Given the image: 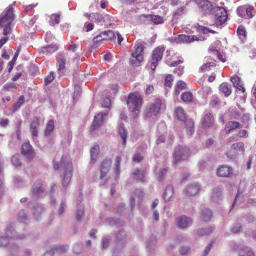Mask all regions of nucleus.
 Here are the masks:
<instances>
[{"label": "nucleus", "instance_id": "f257e3e1", "mask_svg": "<svg viewBox=\"0 0 256 256\" xmlns=\"http://www.w3.org/2000/svg\"><path fill=\"white\" fill-rule=\"evenodd\" d=\"M59 157L56 156L53 160V167L54 170H60V177L62 186L67 187L72 180L74 167L72 162L66 161L62 156L58 161Z\"/></svg>", "mask_w": 256, "mask_h": 256}, {"label": "nucleus", "instance_id": "f03ea898", "mask_svg": "<svg viewBox=\"0 0 256 256\" xmlns=\"http://www.w3.org/2000/svg\"><path fill=\"white\" fill-rule=\"evenodd\" d=\"M143 100L142 96L138 94H130L127 100V104L132 112V116L136 118L139 114Z\"/></svg>", "mask_w": 256, "mask_h": 256}, {"label": "nucleus", "instance_id": "7ed1b4c3", "mask_svg": "<svg viewBox=\"0 0 256 256\" xmlns=\"http://www.w3.org/2000/svg\"><path fill=\"white\" fill-rule=\"evenodd\" d=\"M134 52L131 53V58L130 60V64L134 66H139L142 62L143 51L144 47L141 43H138L135 45Z\"/></svg>", "mask_w": 256, "mask_h": 256}, {"label": "nucleus", "instance_id": "20e7f679", "mask_svg": "<svg viewBox=\"0 0 256 256\" xmlns=\"http://www.w3.org/2000/svg\"><path fill=\"white\" fill-rule=\"evenodd\" d=\"M190 156L189 149L186 146H179L176 148L172 156L173 163L178 164L186 160Z\"/></svg>", "mask_w": 256, "mask_h": 256}, {"label": "nucleus", "instance_id": "39448f33", "mask_svg": "<svg viewBox=\"0 0 256 256\" xmlns=\"http://www.w3.org/2000/svg\"><path fill=\"white\" fill-rule=\"evenodd\" d=\"M6 234V236L0 237V246H6L8 244L9 239L8 238L16 240H22L25 238L24 234H20L12 226L7 228Z\"/></svg>", "mask_w": 256, "mask_h": 256}, {"label": "nucleus", "instance_id": "423d86ee", "mask_svg": "<svg viewBox=\"0 0 256 256\" xmlns=\"http://www.w3.org/2000/svg\"><path fill=\"white\" fill-rule=\"evenodd\" d=\"M215 20V24L220 27L227 20V12L222 7L214 6L211 12Z\"/></svg>", "mask_w": 256, "mask_h": 256}, {"label": "nucleus", "instance_id": "0eeeda50", "mask_svg": "<svg viewBox=\"0 0 256 256\" xmlns=\"http://www.w3.org/2000/svg\"><path fill=\"white\" fill-rule=\"evenodd\" d=\"M164 50V46H158L153 50L150 60V68L153 70L156 67L158 62L162 60Z\"/></svg>", "mask_w": 256, "mask_h": 256}, {"label": "nucleus", "instance_id": "6e6552de", "mask_svg": "<svg viewBox=\"0 0 256 256\" xmlns=\"http://www.w3.org/2000/svg\"><path fill=\"white\" fill-rule=\"evenodd\" d=\"M162 101L157 98L154 102L150 104V107L147 108L144 112L145 118H152L156 116L160 112Z\"/></svg>", "mask_w": 256, "mask_h": 256}, {"label": "nucleus", "instance_id": "1a4fd4ad", "mask_svg": "<svg viewBox=\"0 0 256 256\" xmlns=\"http://www.w3.org/2000/svg\"><path fill=\"white\" fill-rule=\"evenodd\" d=\"M196 3L197 4L200 11L203 14H210L214 6L207 0H195Z\"/></svg>", "mask_w": 256, "mask_h": 256}, {"label": "nucleus", "instance_id": "9d476101", "mask_svg": "<svg viewBox=\"0 0 256 256\" xmlns=\"http://www.w3.org/2000/svg\"><path fill=\"white\" fill-rule=\"evenodd\" d=\"M112 164L111 160L106 159L103 160L100 166V179H104L106 180H108V174L110 170Z\"/></svg>", "mask_w": 256, "mask_h": 256}, {"label": "nucleus", "instance_id": "9b49d317", "mask_svg": "<svg viewBox=\"0 0 256 256\" xmlns=\"http://www.w3.org/2000/svg\"><path fill=\"white\" fill-rule=\"evenodd\" d=\"M177 226L180 229H184L192 226V220L185 215H182L176 218Z\"/></svg>", "mask_w": 256, "mask_h": 256}, {"label": "nucleus", "instance_id": "f8f14e48", "mask_svg": "<svg viewBox=\"0 0 256 256\" xmlns=\"http://www.w3.org/2000/svg\"><path fill=\"white\" fill-rule=\"evenodd\" d=\"M13 20V8L10 7L6 11L3 16L0 17V26H10Z\"/></svg>", "mask_w": 256, "mask_h": 256}, {"label": "nucleus", "instance_id": "ddd939ff", "mask_svg": "<svg viewBox=\"0 0 256 256\" xmlns=\"http://www.w3.org/2000/svg\"><path fill=\"white\" fill-rule=\"evenodd\" d=\"M108 113V111L106 110V112H100L94 116L91 126L92 130H96L102 125L104 121V116H107Z\"/></svg>", "mask_w": 256, "mask_h": 256}, {"label": "nucleus", "instance_id": "4468645a", "mask_svg": "<svg viewBox=\"0 0 256 256\" xmlns=\"http://www.w3.org/2000/svg\"><path fill=\"white\" fill-rule=\"evenodd\" d=\"M22 152L24 156L28 160L32 159L36 155L32 147L28 142L24 143L22 145Z\"/></svg>", "mask_w": 256, "mask_h": 256}, {"label": "nucleus", "instance_id": "2eb2a0df", "mask_svg": "<svg viewBox=\"0 0 256 256\" xmlns=\"http://www.w3.org/2000/svg\"><path fill=\"white\" fill-rule=\"evenodd\" d=\"M214 117L210 112H205L202 118V124L204 128H208L214 124Z\"/></svg>", "mask_w": 256, "mask_h": 256}, {"label": "nucleus", "instance_id": "dca6fc26", "mask_svg": "<svg viewBox=\"0 0 256 256\" xmlns=\"http://www.w3.org/2000/svg\"><path fill=\"white\" fill-rule=\"evenodd\" d=\"M198 40V38L196 36H188L185 34H180L175 38L176 43L187 42L190 43L194 40Z\"/></svg>", "mask_w": 256, "mask_h": 256}, {"label": "nucleus", "instance_id": "f3484780", "mask_svg": "<svg viewBox=\"0 0 256 256\" xmlns=\"http://www.w3.org/2000/svg\"><path fill=\"white\" fill-rule=\"evenodd\" d=\"M232 173V169L231 167L227 166H222L217 170V175L222 177L230 176Z\"/></svg>", "mask_w": 256, "mask_h": 256}, {"label": "nucleus", "instance_id": "a211bd4d", "mask_svg": "<svg viewBox=\"0 0 256 256\" xmlns=\"http://www.w3.org/2000/svg\"><path fill=\"white\" fill-rule=\"evenodd\" d=\"M127 236V232L124 229L119 230L115 234V240L116 242V246L118 245L122 244L124 247V240L126 238Z\"/></svg>", "mask_w": 256, "mask_h": 256}, {"label": "nucleus", "instance_id": "6ab92c4d", "mask_svg": "<svg viewBox=\"0 0 256 256\" xmlns=\"http://www.w3.org/2000/svg\"><path fill=\"white\" fill-rule=\"evenodd\" d=\"M200 190V186L198 184H190L187 186L184 192L189 196L196 194Z\"/></svg>", "mask_w": 256, "mask_h": 256}, {"label": "nucleus", "instance_id": "aec40b11", "mask_svg": "<svg viewBox=\"0 0 256 256\" xmlns=\"http://www.w3.org/2000/svg\"><path fill=\"white\" fill-rule=\"evenodd\" d=\"M44 190V188L42 186V184L41 182L38 181L36 182L33 185L32 193V196L34 198H38L40 194Z\"/></svg>", "mask_w": 256, "mask_h": 256}, {"label": "nucleus", "instance_id": "412c9836", "mask_svg": "<svg viewBox=\"0 0 256 256\" xmlns=\"http://www.w3.org/2000/svg\"><path fill=\"white\" fill-rule=\"evenodd\" d=\"M242 127L241 124L238 122L229 121L225 125L224 130L226 134H229L231 132L240 128Z\"/></svg>", "mask_w": 256, "mask_h": 256}, {"label": "nucleus", "instance_id": "4be33fe9", "mask_svg": "<svg viewBox=\"0 0 256 256\" xmlns=\"http://www.w3.org/2000/svg\"><path fill=\"white\" fill-rule=\"evenodd\" d=\"M118 132L122 140L123 144L126 145L128 132L122 122H120L118 125Z\"/></svg>", "mask_w": 256, "mask_h": 256}, {"label": "nucleus", "instance_id": "5701e85b", "mask_svg": "<svg viewBox=\"0 0 256 256\" xmlns=\"http://www.w3.org/2000/svg\"><path fill=\"white\" fill-rule=\"evenodd\" d=\"M230 80L234 87L237 88L239 90H242L243 93L245 92V89L243 86L242 82L239 76H234L231 78Z\"/></svg>", "mask_w": 256, "mask_h": 256}, {"label": "nucleus", "instance_id": "b1692460", "mask_svg": "<svg viewBox=\"0 0 256 256\" xmlns=\"http://www.w3.org/2000/svg\"><path fill=\"white\" fill-rule=\"evenodd\" d=\"M222 190L219 188H216L213 190L210 198L212 202H218L222 199Z\"/></svg>", "mask_w": 256, "mask_h": 256}, {"label": "nucleus", "instance_id": "393cba45", "mask_svg": "<svg viewBox=\"0 0 256 256\" xmlns=\"http://www.w3.org/2000/svg\"><path fill=\"white\" fill-rule=\"evenodd\" d=\"M58 49L57 46L56 44H50L42 47L40 50V53L45 54H52L56 52Z\"/></svg>", "mask_w": 256, "mask_h": 256}, {"label": "nucleus", "instance_id": "a878e982", "mask_svg": "<svg viewBox=\"0 0 256 256\" xmlns=\"http://www.w3.org/2000/svg\"><path fill=\"white\" fill-rule=\"evenodd\" d=\"M219 90L225 96H229L232 93L230 84L226 82H223L220 86Z\"/></svg>", "mask_w": 256, "mask_h": 256}, {"label": "nucleus", "instance_id": "bb28decb", "mask_svg": "<svg viewBox=\"0 0 256 256\" xmlns=\"http://www.w3.org/2000/svg\"><path fill=\"white\" fill-rule=\"evenodd\" d=\"M132 176L134 179L136 180H138L140 182H144V170H140L136 168L132 173Z\"/></svg>", "mask_w": 256, "mask_h": 256}, {"label": "nucleus", "instance_id": "cd10ccee", "mask_svg": "<svg viewBox=\"0 0 256 256\" xmlns=\"http://www.w3.org/2000/svg\"><path fill=\"white\" fill-rule=\"evenodd\" d=\"M174 194V188L172 186L168 185L165 190V192L163 194V198L165 202L170 200Z\"/></svg>", "mask_w": 256, "mask_h": 256}, {"label": "nucleus", "instance_id": "c85d7f7f", "mask_svg": "<svg viewBox=\"0 0 256 256\" xmlns=\"http://www.w3.org/2000/svg\"><path fill=\"white\" fill-rule=\"evenodd\" d=\"M39 126L40 122L38 119L34 120L30 124V130L34 140L38 136V128Z\"/></svg>", "mask_w": 256, "mask_h": 256}, {"label": "nucleus", "instance_id": "c756f323", "mask_svg": "<svg viewBox=\"0 0 256 256\" xmlns=\"http://www.w3.org/2000/svg\"><path fill=\"white\" fill-rule=\"evenodd\" d=\"M66 62V58L62 56H60V57H58L57 58V66H58V70L60 74V73H62L64 70L65 68V64Z\"/></svg>", "mask_w": 256, "mask_h": 256}, {"label": "nucleus", "instance_id": "7c9ffc66", "mask_svg": "<svg viewBox=\"0 0 256 256\" xmlns=\"http://www.w3.org/2000/svg\"><path fill=\"white\" fill-rule=\"evenodd\" d=\"M212 216V214L210 210L204 208L202 211L200 218L204 221L208 222L210 220Z\"/></svg>", "mask_w": 256, "mask_h": 256}, {"label": "nucleus", "instance_id": "2f4dec72", "mask_svg": "<svg viewBox=\"0 0 256 256\" xmlns=\"http://www.w3.org/2000/svg\"><path fill=\"white\" fill-rule=\"evenodd\" d=\"M112 242V238L109 235L102 236L101 240V247L102 249H106Z\"/></svg>", "mask_w": 256, "mask_h": 256}, {"label": "nucleus", "instance_id": "473e14b6", "mask_svg": "<svg viewBox=\"0 0 256 256\" xmlns=\"http://www.w3.org/2000/svg\"><path fill=\"white\" fill-rule=\"evenodd\" d=\"M238 256H254L252 250L249 247H242L238 252Z\"/></svg>", "mask_w": 256, "mask_h": 256}, {"label": "nucleus", "instance_id": "72a5a7b5", "mask_svg": "<svg viewBox=\"0 0 256 256\" xmlns=\"http://www.w3.org/2000/svg\"><path fill=\"white\" fill-rule=\"evenodd\" d=\"M232 148L236 150L238 154H244L245 151L244 144L242 142H238L232 144Z\"/></svg>", "mask_w": 256, "mask_h": 256}, {"label": "nucleus", "instance_id": "f704fd0d", "mask_svg": "<svg viewBox=\"0 0 256 256\" xmlns=\"http://www.w3.org/2000/svg\"><path fill=\"white\" fill-rule=\"evenodd\" d=\"M106 222L110 226H119L123 224V222L118 218H108Z\"/></svg>", "mask_w": 256, "mask_h": 256}, {"label": "nucleus", "instance_id": "c9c22d12", "mask_svg": "<svg viewBox=\"0 0 256 256\" xmlns=\"http://www.w3.org/2000/svg\"><path fill=\"white\" fill-rule=\"evenodd\" d=\"M60 13L53 14L50 16V24L54 26L55 24H58L60 22Z\"/></svg>", "mask_w": 256, "mask_h": 256}, {"label": "nucleus", "instance_id": "e433bc0d", "mask_svg": "<svg viewBox=\"0 0 256 256\" xmlns=\"http://www.w3.org/2000/svg\"><path fill=\"white\" fill-rule=\"evenodd\" d=\"M165 19L164 17L158 15L152 14L151 22L154 24H160L164 23Z\"/></svg>", "mask_w": 256, "mask_h": 256}, {"label": "nucleus", "instance_id": "4c0bfd02", "mask_svg": "<svg viewBox=\"0 0 256 256\" xmlns=\"http://www.w3.org/2000/svg\"><path fill=\"white\" fill-rule=\"evenodd\" d=\"M175 116L180 120H184L186 118V115L184 110L181 108H176L175 110Z\"/></svg>", "mask_w": 256, "mask_h": 256}, {"label": "nucleus", "instance_id": "58836bf2", "mask_svg": "<svg viewBox=\"0 0 256 256\" xmlns=\"http://www.w3.org/2000/svg\"><path fill=\"white\" fill-rule=\"evenodd\" d=\"M84 215V206L83 204L78 205L76 213V218L78 220L82 218Z\"/></svg>", "mask_w": 256, "mask_h": 256}, {"label": "nucleus", "instance_id": "ea45409f", "mask_svg": "<svg viewBox=\"0 0 256 256\" xmlns=\"http://www.w3.org/2000/svg\"><path fill=\"white\" fill-rule=\"evenodd\" d=\"M14 183L15 186L18 188H20L26 185V182L24 180L19 176H16L14 178Z\"/></svg>", "mask_w": 256, "mask_h": 256}, {"label": "nucleus", "instance_id": "a19ab883", "mask_svg": "<svg viewBox=\"0 0 256 256\" xmlns=\"http://www.w3.org/2000/svg\"><path fill=\"white\" fill-rule=\"evenodd\" d=\"M54 122L53 120H49L46 124V128L44 132V134L46 136L50 135V133L52 132L54 129Z\"/></svg>", "mask_w": 256, "mask_h": 256}, {"label": "nucleus", "instance_id": "79ce46f5", "mask_svg": "<svg viewBox=\"0 0 256 256\" xmlns=\"http://www.w3.org/2000/svg\"><path fill=\"white\" fill-rule=\"evenodd\" d=\"M100 148L98 144L94 145L90 150V156L92 160H95L99 153Z\"/></svg>", "mask_w": 256, "mask_h": 256}, {"label": "nucleus", "instance_id": "37998d69", "mask_svg": "<svg viewBox=\"0 0 256 256\" xmlns=\"http://www.w3.org/2000/svg\"><path fill=\"white\" fill-rule=\"evenodd\" d=\"M214 230V228L212 227H208L198 230L197 232L198 235L203 236L209 234Z\"/></svg>", "mask_w": 256, "mask_h": 256}, {"label": "nucleus", "instance_id": "c03bdc74", "mask_svg": "<svg viewBox=\"0 0 256 256\" xmlns=\"http://www.w3.org/2000/svg\"><path fill=\"white\" fill-rule=\"evenodd\" d=\"M25 98L24 96H21L19 98L18 101L15 103L13 106V112H15L20 108L21 106L24 102Z\"/></svg>", "mask_w": 256, "mask_h": 256}, {"label": "nucleus", "instance_id": "a18cd8bd", "mask_svg": "<svg viewBox=\"0 0 256 256\" xmlns=\"http://www.w3.org/2000/svg\"><path fill=\"white\" fill-rule=\"evenodd\" d=\"M230 247L231 249L234 251H240V249H241L242 247H246V246H244L242 245L240 242H237L234 241H232L230 242Z\"/></svg>", "mask_w": 256, "mask_h": 256}, {"label": "nucleus", "instance_id": "49530a36", "mask_svg": "<svg viewBox=\"0 0 256 256\" xmlns=\"http://www.w3.org/2000/svg\"><path fill=\"white\" fill-rule=\"evenodd\" d=\"M168 171L167 168H160L156 174V177L159 182H162L164 178V176Z\"/></svg>", "mask_w": 256, "mask_h": 256}, {"label": "nucleus", "instance_id": "de8ad7c7", "mask_svg": "<svg viewBox=\"0 0 256 256\" xmlns=\"http://www.w3.org/2000/svg\"><path fill=\"white\" fill-rule=\"evenodd\" d=\"M181 98L184 102H190L192 100V94L188 92H184L182 94Z\"/></svg>", "mask_w": 256, "mask_h": 256}, {"label": "nucleus", "instance_id": "09e8293b", "mask_svg": "<svg viewBox=\"0 0 256 256\" xmlns=\"http://www.w3.org/2000/svg\"><path fill=\"white\" fill-rule=\"evenodd\" d=\"M102 35L104 36L105 40H112L115 38V35L113 31L108 30L102 32Z\"/></svg>", "mask_w": 256, "mask_h": 256}, {"label": "nucleus", "instance_id": "8fccbe9b", "mask_svg": "<svg viewBox=\"0 0 256 256\" xmlns=\"http://www.w3.org/2000/svg\"><path fill=\"white\" fill-rule=\"evenodd\" d=\"M68 249V245H64L54 246L52 250H53L54 253V252H63L67 250Z\"/></svg>", "mask_w": 256, "mask_h": 256}, {"label": "nucleus", "instance_id": "3c124183", "mask_svg": "<svg viewBox=\"0 0 256 256\" xmlns=\"http://www.w3.org/2000/svg\"><path fill=\"white\" fill-rule=\"evenodd\" d=\"M19 253V248L16 245H12L10 248V255L17 256Z\"/></svg>", "mask_w": 256, "mask_h": 256}, {"label": "nucleus", "instance_id": "603ef678", "mask_svg": "<svg viewBox=\"0 0 256 256\" xmlns=\"http://www.w3.org/2000/svg\"><path fill=\"white\" fill-rule=\"evenodd\" d=\"M180 253L182 255L188 254L190 253V248L188 246H182L178 249Z\"/></svg>", "mask_w": 256, "mask_h": 256}, {"label": "nucleus", "instance_id": "864d4df0", "mask_svg": "<svg viewBox=\"0 0 256 256\" xmlns=\"http://www.w3.org/2000/svg\"><path fill=\"white\" fill-rule=\"evenodd\" d=\"M238 154H239L238 153V152L232 149V147L226 154L227 157L230 159L236 158Z\"/></svg>", "mask_w": 256, "mask_h": 256}, {"label": "nucleus", "instance_id": "5fc2aeb1", "mask_svg": "<svg viewBox=\"0 0 256 256\" xmlns=\"http://www.w3.org/2000/svg\"><path fill=\"white\" fill-rule=\"evenodd\" d=\"M26 214L24 210H21L18 213V220L19 221L26 222Z\"/></svg>", "mask_w": 256, "mask_h": 256}, {"label": "nucleus", "instance_id": "6e6d98bb", "mask_svg": "<svg viewBox=\"0 0 256 256\" xmlns=\"http://www.w3.org/2000/svg\"><path fill=\"white\" fill-rule=\"evenodd\" d=\"M242 230V226L240 223H236L232 227V232L236 234L240 232Z\"/></svg>", "mask_w": 256, "mask_h": 256}, {"label": "nucleus", "instance_id": "4d7b16f0", "mask_svg": "<svg viewBox=\"0 0 256 256\" xmlns=\"http://www.w3.org/2000/svg\"><path fill=\"white\" fill-rule=\"evenodd\" d=\"M82 250V242H76L73 246L74 252L76 254L80 253Z\"/></svg>", "mask_w": 256, "mask_h": 256}, {"label": "nucleus", "instance_id": "13d9d810", "mask_svg": "<svg viewBox=\"0 0 256 256\" xmlns=\"http://www.w3.org/2000/svg\"><path fill=\"white\" fill-rule=\"evenodd\" d=\"M12 164L15 166H20L22 164L18 154L14 155L12 158Z\"/></svg>", "mask_w": 256, "mask_h": 256}, {"label": "nucleus", "instance_id": "bf43d9fd", "mask_svg": "<svg viewBox=\"0 0 256 256\" xmlns=\"http://www.w3.org/2000/svg\"><path fill=\"white\" fill-rule=\"evenodd\" d=\"M123 250V246L122 244L118 245L116 246H115L113 252H112V256H119V254L122 252Z\"/></svg>", "mask_w": 256, "mask_h": 256}, {"label": "nucleus", "instance_id": "052dcab7", "mask_svg": "<svg viewBox=\"0 0 256 256\" xmlns=\"http://www.w3.org/2000/svg\"><path fill=\"white\" fill-rule=\"evenodd\" d=\"M213 246V242H210L205 248L202 252V256H207Z\"/></svg>", "mask_w": 256, "mask_h": 256}, {"label": "nucleus", "instance_id": "680f3d73", "mask_svg": "<svg viewBox=\"0 0 256 256\" xmlns=\"http://www.w3.org/2000/svg\"><path fill=\"white\" fill-rule=\"evenodd\" d=\"M152 14H142L140 16V18L142 21L146 22H151Z\"/></svg>", "mask_w": 256, "mask_h": 256}, {"label": "nucleus", "instance_id": "e2e57ef3", "mask_svg": "<svg viewBox=\"0 0 256 256\" xmlns=\"http://www.w3.org/2000/svg\"><path fill=\"white\" fill-rule=\"evenodd\" d=\"M121 160V158L120 156H117L115 167V172L116 176L120 174V166Z\"/></svg>", "mask_w": 256, "mask_h": 256}, {"label": "nucleus", "instance_id": "0e129e2a", "mask_svg": "<svg viewBox=\"0 0 256 256\" xmlns=\"http://www.w3.org/2000/svg\"><path fill=\"white\" fill-rule=\"evenodd\" d=\"M54 78V73L52 72H50V74L46 76L44 79V82L46 84H50Z\"/></svg>", "mask_w": 256, "mask_h": 256}, {"label": "nucleus", "instance_id": "69168bd1", "mask_svg": "<svg viewBox=\"0 0 256 256\" xmlns=\"http://www.w3.org/2000/svg\"><path fill=\"white\" fill-rule=\"evenodd\" d=\"M172 74L168 75L164 80V85L168 87H171L172 86Z\"/></svg>", "mask_w": 256, "mask_h": 256}, {"label": "nucleus", "instance_id": "338daca9", "mask_svg": "<svg viewBox=\"0 0 256 256\" xmlns=\"http://www.w3.org/2000/svg\"><path fill=\"white\" fill-rule=\"evenodd\" d=\"M253 9L252 6H248V8H244V12L246 15V18L248 17V18H252L254 15L252 13V10Z\"/></svg>", "mask_w": 256, "mask_h": 256}, {"label": "nucleus", "instance_id": "774afa93", "mask_svg": "<svg viewBox=\"0 0 256 256\" xmlns=\"http://www.w3.org/2000/svg\"><path fill=\"white\" fill-rule=\"evenodd\" d=\"M92 18L95 19L97 22H102L104 21V18L102 14L99 13H93Z\"/></svg>", "mask_w": 256, "mask_h": 256}]
</instances>
